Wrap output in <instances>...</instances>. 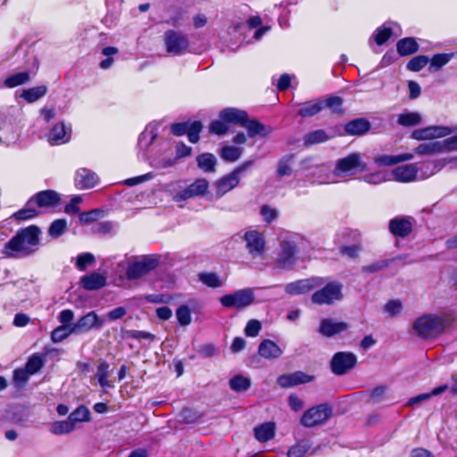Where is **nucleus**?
<instances>
[{
  "instance_id": "obj_43",
  "label": "nucleus",
  "mask_w": 457,
  "mask_h": 457,
  "mask_svg": "<svg viewBox=\"0 0 457 457\" xmlns=\"http://www.w3.org/2000/svg\"><path fill=\"white\" fill-rule=\"evenodd\" d=\"M68 418L76 428L78 423L89 421L91 419V413L87 407L81 405L73 411Z\"/></svg>"
},
{
  "instance_id": "obj_46",
  "label": "nucleus",
  "mask_w": 457,
  "mask_h": 457,
  "mask_svg": "<svg viewBox=\"0 0 457 457\" xmlns=\"http://www.w3.org/2000/svg\"><path fill=\"white\" fill-rule=\"evenodd\" d=\"M418 50L417 42L411 37L401 39L397 43V52L401 55H409Z\"/></svg>"
},
{
  "instance_id": "obj_42",
  "label": "nucleus",
  "mask_w": 457,
  "mask_h": 457,
  "mask_svg": "<svg viewBox=\"0 0 457 457\" xmlns=\"http://www.w3.org/2000/svg\"><path fill=\"white\" fill-rule=\"evenodd\" d=\"M30 79L29 73L27 71L18 72L8 76L4 81V86L8 88H13L18 86L24 85L29 82Z\"/></svg>"
},
{
  "instance_id": "obj_34",
  "label": "nucleus",
  "mask_w": 457,
  "mask_h": 457,
  "mask_svg": "<svg viewBox=\"0 0 457 457\" xmlns=\"http://www.w3.org/2000/svg\"><path fill=\"white\" fill-rule=\"evenodd\" d=\"M370 128V122L364 119H357L345 125V132L349 135L360 136L366 133Z\"/></svg>"
},
{
  "instance_id": "obj_63",
  "label": "nucleus",
  "mask_w": 457,
  "mask_h": 457,
  "mask_svg": "<svg viewBox=\"0 0 457 457\" xmlns=\"http://www.w3.org/2000/svg\"><path fill=\"white\" fill-rule=\"evenodd\" d=\"M202 129V124L199 121L189 123L187 135L191 143H196L199 140V133Z\"/></svg>"
},
{
  "instance_id": "obj_36",
  "label": "nucleus",
  "mask_w": 457,
  "mask_h": 457,
  "mask_svg": "<svg viewBox=\"0 0 457 457\" xmlns=\"http://www.w3.org/2000/svg\"><path fill=\"white\" fill-rule=\"evenodd\" d=\"M421 115L417 112H403L397 116V123L403 127H412L420 124Z\"/></svg>"
},
{
  "instance_id": "obj_57",
  "label": "nucleus",
  "mask_w": 457,
  "mask_h": 457,
  "mask_svg": "<svg viewBox=\"0 0 457 457\" xmlns=\"http://www.w3.org/2000/svg\"><path fill=\"white\" fill-rule=\"evenodd\" d=\"M321 103L324 104V108H329L333 112H337V113L342 112L343 101L338 96L328 97L325 100H321Z\"/></svg>"
},
{
  "instance_id": "obj_44",
  "label": "nucleus",
  "mask_w": 457,
  "mask_h": 457,
  "mask_svg": "<svg viewBox=\"0 0 457 457\" xmlns=\"http://www.w3.org/2000/svg\"><path fill=\"white\" fill-rule=\"evenodd\" d=\"M198 167L204 172H213L215 170L216 158L212 154H202L196 158Z\"/></svg>"
},
{
  "instance_id": "obj_33",
  "label": "nucleus",
  "mask_w": 457,
  "mask_h": 457,
  "mask_svg": "<svg viewBox=\"0 0 457 457\" xmlns=\"http://www.w3.org/2000/svg\"><path fill=\"white\" fill-rule=\"evenodd\" d=\"M308 176L312 177V183L328 184L332 182L330 180L329 169L325 164L317 165L313 167L308 173Z\"/></svg>"
},
{
  "instance_id": "obj_11",
  "label": "nucleus",
  "mask_w": 457,
  "mask_h": 457,
  "mask_svg": "<svg viewBox=\"0 0 457 457\" xmlns=\"http://www.w3.org/2000/svg\"><path fill=\"white\" fill-rule=\"evenodd\" d=\"M331 414L332 411L327 404H320L306 411L301 418V424L306 428L320 426L326 422Z\"/></svg>"
},
{
  "instance_id": "obj_16",
  "label": "nucleus",
  "mask_w": 457,
  "mask_h": 457,
  "mask_svg": "<svg viewBox=\"0 0 457 457\" xmlns=\"http://www.w3.org/2000/svg\"><path fill=\"white\" fill-rule=\"evenodd\" d=\"M209 188V182L205 179H197L185 189L173 195L175 202H182L190 198L204 196Z\"/></svg>"
},
{
  "instance_id": "obj_37",
  "label": "nucleus",
  "mask_w": 457,
  "mask_h": 457,
  "mask_svg": "<svg viewBox=\"0 0 457 457\" xmlns=\"http://www.w3.org/2000/svg\"><path fill=\"white\" fill-rule=\"evenodd\" d=\"M312 448V443L307 439L296 442L287 451V457H305Z\"/></svg>"
},
{
  "instance_id": "obj_21",
  "label": "nucleus",
  "mask_w": 457,
  "mask_h": 457,
  "mask_svg": "<svg viewBox=\"0 0 457 457\" xmlns=\"http://www.w3.org/2000/svg\"><path fill=\"white\" fill-rule=\"evenodd\" d=\"M240 178H237L232 172L221 177L214 183L215 196L220 198L238 186Z\"/></svg>"
},
{
  "instance_id": "obj_45",
  "label": "nucleus",
  "mask_w": 457,
  "mask_h": 457,
  "mask_svg": "<svg viewBox=\"0 0 457 457\" xmlns=\"http://www.w3.org/2000/svg\"><path fill=\"white\" fill-rule=\"evenodd\" d=\"M75 429L76 428H74L69 418H67L65 420L54 421V423H52L50 427V432L57 436L69 434Z\"/></svg>"
},
{
  "instance_id": "obj_15",
  "label": "nucleus",
  "mask_w": 457,
  "mask_h": 457,
  "mask_svg": "<svg viewBox=\"0 0 457 457\" xmlns=\"http://www.w3.org/2000/svg\"><path fill=\"white\" fill-rule=\"evenodd\" d=\"M324 278L313 277L296 280L285 286V291L291 295H303L314 290L323 285Z\"/></svg>"
},
{
  "instance_id": "obj_28",
  "label": "nucleus",
  "mask_w": 457,
  "mask_h": 457,
  "mask_svg": "<svg viewBox=\"0 0 457 457\" xmlns=\"http://www.w3.org/2000/svg\"><path fill=\"white\" fill-rule=\"evenodd\" d=\"M219 118L227 123H237L242 126L247 118V113L239 109L227 108L220 112Z\"/></svg>"
},
{
  "instance_id": "obj_7",
  "label": "nucleus",
  "mask_w": 457,
  "mask_h": 457,
  "mask_svg": "<svg viewBox=\"0 0 457 457\" xmlns=\"http://www.w3.org/2000/svg\"><path fill=\"white\" fill-rule=\"evenodd\" d=\"M254 301V289L251 287L233 291L220 298V303L223 307L237 310H244L252 305Z\"/></svg>"
},
{
  "instance_id": "obj_61",
  "label": "nucleus",
  "mask_w": 457,
  "mask_h": 457,
  "mask_svg": "<svg viewBox=\"0 0 457 457\" xmlns=\"http://www.w3.org/2000/svg\"><path fill=\"white\" fill-rule=\"evenodd\" d=\"M260 213L263 220L267 223L272 222L278 215V210L270 205L262 206Z\"/></svg>"
},
{
  "instance_id": "obj_13",
  "label": "nucleus",
  "mask_w": 457,
  "mask_h": 457,
  "mask_svg": "<svg viewBox=\"0 0 457 457\" xmlns=\"http://www.w3.org/2000/svg\"><path fill=\"white\" fill-rule=\"evenodd\" d=\"M453 129L446 126H428L415 129L411 132V137L419 141H433L451 135Z\"/></svg>"
},
{
  "instance_id": "obj_3",
  "label": "nucleus",
  "mask_w": 457,
  "mask_h": 457,
  "mask_svg": "<svg viewBox=\"0 0 457 457\" xmlns=\"http://www.w3.org/2000/svg\"><path fill=\"white\" fill-rule=\"evenodd\" d=\"M450 162H452V160L442 159L425 163L423 167L426 170H421L420 174H419L418 167L414 163L400 165L395 168L389 176H391L394 180L403 183L411 182L416 179H425L438 172ZM453 162L457 163V158L453 160Z\"/></svg>"
},
{
  "instance_id": "obj_32",
  "label": "nucleus",
  "mask_w": 457,
  "mask_h": 457,
  "mask_svg": "<svg viewBox=\"0 0 457 457\" xmlns=\"http://www.w3.org/2000/svg\"><path fill=\"white\" fill-rule=\"evenodd\" d=\"M254 436L259 442H267L275 436V424L265 422L254 428Z\"/></svg>"
},
{
  "instance_id": "obj_12",
  "label": "nucleus",
  "mask_w": 457,
  "mask_h": 457,
  "mask_svg": "<svg viewBox=\"0 0 457 457\" xmlns=\"http://www.w3.org/2000/svg\"><path fill=\"white\" fill-rule=\"evenodd\" d=\"M298 247L295 241L285 239L280 244V250L276 258L278 265L283 269H292L296 263Z\"/></svg>"
},
{
  "instance_id": "obj_62",
  "label": "nucleus",
  "mask_w": 457,
  "mask_h": 457,
  "mask_svg": "<svg viewBox=\"0 0 457 457\" xmlns=\"http://www.w3.org/2000/svg\"><path fill=\"white\" fill-rule=\"evenodd\" d=\"M363 179H364V181H366L369 184L378 185L384 181L390 180L391 178L389 175L386 174L385 172L379 171V172H375L372 174L366 175Z\"/></svg>"
},
{
  "instance_id": "obj_14",
  "label": "nucleus",
  "mask_w": 457,
  "mask_h": 457,
  "mask_svg": "<svg viewBox=\"0 0 457 457\" xmlns=\"http://www.w3.org/2000/svg\"><path fill=\"white\" fill-rule=\"evenodd\" d=\"M356 362L357 357L353 353L338 352L333 356L330 367L334 374L341 376L351 370Z\"/></svg>"
},
{
  "instance_id": "obj_40",
  "label": "nucleus",
  "mask_w": 457,
  "mask_h": 457,
  "mask_svg": "<svg viewBox=\"0 0 457 457\" xmlns=\"http://www.w3.org/2000/svg\"><path fill=\"white\" fill-rule=\"evenodd\" d=\"M109 377V364L102 361L98 363L96 373V378L97 379L99 385L104 387H112L113 385L108 380Z\"/></svg>"
},
{
  "instance_id": "obj_20",
  "label": "nucleus",
  "mask_w": 457,
  "mask_h": 457,
  "mask_svg": "<svg viewBox=\"0 0 457 457\" xmlns=\"http://www.w3.org/2000/svg\"><path fill=\"white\" fill-rule=\"evenodd\" d=\"M47 141L52 145L65 144L71 139V129L67 128L64 123H56L46 135Z\"/></svg>"
},
{
  "instance_id": "obj_53",
  "label": "nucleus",
  "mask_w": 457,
  "mask_h": 457,
  "mask_svg": "<svg viewBox=\"0 0 457 457\" xmlns=\"http://www.w3.org/2000/svg\"><path fill=\"white\" fill-rule=\"evenodd\" d=\"M250 385V379L241 375L235 376L229 380L230 387L237 392L247 390Z\"/></svg>"
},
{
  "instance_id": "obj_27",
  "label": "nucleus",
  "mask_w": 457,
  "mask_h": 457,
  "mask_svg": "<svg viewBox=\"0 0 457 457\" xmlns=\"http://www.w3.org/2000/svg\"><path fill=\"white\" fill-rule=\"evenodd\" d=\"M414 157L413 154L405 153L401 154L390 155V154H381L375 157V162L379 166H392L396 163L411 161Z\"/></svg>"
},
{
  "instance_id": "obj_5",
  "label": "nucleus",
  "mask_w": 457,
  "mask_h": 457,
  "mask_svg": "<svg viewBox=\"0 0 457 457\" xmlns=\"http://www.w3.org/2000/svg\"><path fill=\"white\" fill-rule=\"evenodd\" d=\"M343 285L337 281L326 282L314 289L312 295V303L317 305H333L343 299Z\"/></svg>"
},
{
  "instance_id": "obj_47",
  "label": "nucleus",
  "mask_w": 457,
  "mask_h": 457,
  "mask_svg": "<svg viewBox=\"0 0 457 457\" xmlns=\"http://www.w3.org/2000/svg\"><path fill=\"white\" fill-rule=\"evenodd\" d=\"M46 87L38 86L24 90L21 94V97H23L28 103H33L43 97L46 94Z\"/></svg>"
},
{
  "instance_id": "obj_9",
  "label": "nucleus",
  "mask_w": 457,
  "mask_h": 457,
  "mask_svg": "<svg viewBox=\"0 0 457 457\" xmlns=\"http://www.w3.org/2000/svg\"><path fill=\"white\" fill-rule=\"evenodd\" d=\"M457 150V135L443 141H429L419 145L414 153L419 155H433L446 151Z\"/></svg>"
},
{
  "instance_id": "obj_25",
  "label": "nucleus",
  "mask_w": 457,
  "mask_h": 457,
  "mask_svg": "<svg viewBox=\"0 0 457 457\" xmlns=\"http://www.w3.org/2000/svg\"><path fill=\"white\" fill-rule=\"evenodd\" d=\"M158 130L159 124L157 122H151L145 127L138 137L140 150L145 151L154 142L158 136Z\"/></svg>"
},
{
  "instance_id": "obj_60",
  "label": "nucleus",
  "mask_w": 457,
  "mask_h": 457,
  "mask_svg": "<svg viewBox=\"0 0 457 457\" xmlns=\"http://www.w3.org/2000/svg\"><path fill=\"white\" fill-rule=\"evenodd\" d=\"M95 256L90 253H81L77 257L76 266L79 270H85L86 268L94 263Z\"/></svg>"
},
{
  "instance_id": "obj_49",
  "label": "nucleus",
  "mask_w": 457,
  "mask_h": 457,
  "mask_svg": "<svg viewBox=\"0 0 457 457\" xmlns=\"http://www.w3.org/2000/svg\"><path fill=\"white\" fill-rule=\"evenodd\" d=\"M329 138L328 134L323 129H318L312 132L306 134L303 137L304 144L314 145L319 143H323Z\"/></svg>"
},
{
  "instance_id": "obj_1",
  "label": "nucleus",
  "mask_w": 457,
  "mask_h": 457,
  "mask_svg": "<svg viewBox=\"0 0 457 457\" xmlns=\"http://www.w3.org/2000/svg\"><path fill=\"white\" fill-rule=\"evenodd\" d=\"M40 229L29 226L20 229L17 234L0 249V259L16 256H28L35 253L39 246Z\"/></svg>"
},
{
  "instance_id": "obj_26",
  "label": "nucleus",
  "mask_w": 457,
  "mask_h": 457,
  "mask_svg": "<svg viewBox=\"0 0 457 457\" xmlns=\"http://www.w3.org/2000/svg\"><path fill=\"white\" fill-rule=\"evenodd\" d=\"M242 126L246 129L247 134L250 137H254L256 136L265 137L272 132V129L270 127H266L255 120H249L247 118L245 119V121L243 122Z\"/></svg>"
},
{
  "instance_id": "obj_51",
  "label": "nucleus",
  "mask_w": 457,
  "mask_h": 457,
  "mask_svg": "<svg viewBox=\"0 0 457 457\" xmlns=\"http://www.w3.org/2000/svg\"><path fill=\"white\" fill-rule=\"evenodd\" d=\"M453 56V54H438L434 55L430 61L429 70L431 71H438L444 65L447 64Z\"/></svg>"
},
{
  "instance_id": "obj_2",
  "label": "nucleus",
  "mask_w": 457,
  "mask_h": 457,
  "mask_svg": "<svg viewBox=\"0 0 457 457\" xmlns=\"http://www.w3.org/2000/svg\"><path fill=\"white\" fill-rule=\"evenodd\" d=\"M457 323L456 315L452 312H445L440 315L428 314L418 318L413 323L414 331L421 337H436Z\"/></svg>"
},
{
  "instance_id": "obj_8",
  "label": "nucleus",
  "mask_w": 457,
  "mask_h": 457,
  "mask_svg": "<svg viewBox=\"0 0 457 457\" xmlns=\"http://www.w3.org/2000/svg\"><path fill=\"white\" fill-rule=\"evenodd\" d=\"M159 264V259L153 255L133 257L128 264L126 275L129 279H137L147 275Z\"/></svg>"
},
{
  "instance_id": "obj_6",
  "label": "nucleus",
  "mask_w": 457,
  "mask_h": 457,
  "mask_svg": "<svg viewBox=\"0 0 457 457\" xmlns=\"http://www.w3.org/2000/svg\"><path fill=\"white\" fill-rule=\"evenodd\" d=\"M367 165L360 153H352L337 161L333 176L346 178L365 171Z\"/></svg>"
},
{
  "instance_id": "obj_59",
  "label": "nucleus",
  "mask_w": 457,
  "mask_h": 457,
  "mask_svg": "<svg viewBox=\"0 0 457 457\" xmlns=\"http://www.w3.org/2000/svg\"><path fill=\"white\" fill-rule=\"evenodd\" d=\"M428 62V58L424 55L413 57L407 64V68L412 71H419Z\"/></svg>"
},
{
  "instance_id": "obj_50",
  "label": "nucleus",
  "mask_w": 457,
  "mask_h": 457,
  "mask_svg": "<svg viewBox=\"0 0 457 457\" xmlns=\"http://www.w3.org/2000/svg\"><path fill=\"white\" fill-rule=\"evenodd\" d=\"M241 155L242 149L232 145L224 146L220 151L221 158L227 162H236Z\"/></svg>"
},
{
  "instance_id": "obj_64",
  "label": "nucleus",
  "mask_w": 457,
  "mask_h": 457,
  "mask_svg": "<svg viewBox=\"0 0 457 457\" xmlns=\"http://www.w3.org/2000/svg\"><path fill=\"white\" fill-rule=\"evenodd\" d=\"M228 126L226 121L222 120H213L210 124V131L216 135H224L228 132Z\"/></svg>"
},
{
  "instance_id": "obj_41",
  "label": "nucleus",
  "mask_w": 457,
  "mask_h": 457,
  "mask_svg": "<svg viewBox=\"0 0 457 457\" xmlns=\"http://www.w3.org/2000/svg\"><path fill=\"white\" fill-rule=\"evenodd\" d=\"M199 280L212 288H218L224 285V280L215 272H202L198 275Z\"/></svg>"
},
{
  "instance_id": "obj_4",
  "label": "nucleus",
  "mask_w": 457,
  "mask_h": 457,
  "mask_svg": "<svg viewBox=\"0 0 457 457\" xmlns=\"http://www.w3.org/2000/svg\"><path fill=\"white\" fill-rule=\"evenodd\" d=\"M59 195L55 191H41L31 197L28 201L25 208L17 212L14 216L17 220H29L34 218L39 213L36 207H54L59 203Z\"/></svg>"
},
{
  "instance_id": "obj_30",
  "label": "nucleus",
  "mask_w": 457,
  "mask_h": 457,
  "mask_svg": "<svg viewBox=\"0 0 457 457\" xmlns=\"http://www.w3.org/2000/svg\"><path fill=\"white\" fill-rule=\"evenodd\" d=\"M80 283L87 290H96L102 288L106 284V278L97 272L81 278Z\"/></svg>"
},
{
  "instance_id": "obj_48",
  "label": "nucleus",
  "mask_w": 457,
  "mask_h": 457,
  "mask_svg": "<svg viewBox=\"0 0 457 457\" xmlns=\"http://www.w3.org/2000/svg\"><path fill=\"white\" fill-rule=\"evenodd\" d=\"M76 334V331H73L72 326H59L55 329L53 330L51 335V339L54 343H60L67 338L70 335Z\"/></svg>"
},
{
  "instance_id": "obj_18",
  "label": "nucleus",
  "mask_w": 457,
  "mask_h": 457,
  "mask_svg": "<svg viewBox=\"0 0 457 457\" xmlns=\"http://www.w3.org/2000/svg\"><path fill=\"white\" fill-rule=\"evenodd\" d=\"M105 320L100 318L96 312H89L73 323V331H76V335H79L95 328H101Z\"/></svg>"
},
{
  "instance_id": "obj_54",
  "label": "nucleus",
  "mask_w": 457,
  "mask_h": 457,
  "mask_svg": "<svg viewBox=\"0 0 457 457\" xmlns=\"http://www.w3.org/2000/svg\"><path fill=\"white\" fill-rule=\"evenodd\" d=\"M103 215V211L100 209H94L89 212H85L79 215V223L81 225L90 224L99 220Z\"/></svg>"
},
{
  "instance_id": "obj_31",
  "label": "nucleus",
  "mask_w": 457,
  "mask_h": 457,
  "mask_svg": "<svg viewBox=\"0 0 457 457\" xmlns=\"http://www.w3.org/2000/svg\"><path fill=\"white\" fill-rule=\"evenodd\" d=\"M389 228L392 234L396 237H405L411 230V222L405 218L393 219L389 223Z\"/></svg>"
},
{
  "instance_id": "obj_17",
  "label": "nucleus",
  "mask_w": 457,
  "mask_h": 457,
  "mask_svg": "<svg viewBox=\"0 0 457 457\" xmlns=\"http://www.w3.org/2000/svg\"><path fill=\"white\" fill-rule=\"evenodd\" d=\"M244 239L246 249L252 258L262 257L265 251V240L262 233L256 230H249L245 233Z\"/></svg>"
},
{
  "instance_id": "obj_39",
  "label": "nucleus",
  "mask_w": 457,
  "mask_h": 457,
  "mask_svg": "<svg viewBox=\"0 0 457 457\" xmlns=\"http://www.w3.org/2000/svg\"><path fill=\"white\" fill-rule=\"evenodd\" d=\"M323 109L324 104L321 103V100L307 102L302 104L301 108L298 110V115L302 117H312Z\"/></svg>"
},
{
  "instance_id": "obj_23",
  "label": "nucleus",
  "mask_w": 457,
  "mask_h": 457,
  "mask_svg": "<svg viewBox=\"0 0 457 457\" xmlns=\"http://www.w3.org/2000/svg\"><path fill=\"white\" fill-rule=\"evenodd\" d=\"M348 328V325L343 321H337L332 319H323L320 325V333L324 337H330Z\"/></svg>"
},
{
  "instance_id": "obj_29",
  "label": "nucleus",
  "mask_w": 457,
  "mask_h": 457,
  "mask_svg": "<svg viewBox=\"0 0 457 457\" xmlns=\"http://www.w3.org/2000/svg\"><path fill=\"white\" fill-rule=\"evenodd\" d=\"M258 353L265 359H277L281 356L283 352L276 343L266 339L260 344Z\"/></svg>"
},
{
  "instance_id": "obj_58",
  "label": "nucleus",
  "mask_w": 457,
  "mask_h": 457,
  "mask_svg": "<svg viewBox=\"0 0 457 457\" xmlns=\"http://www.w3.org/2000/svg\"><path fill=\"white\" fill-rule=\"evenodd\" d=\"M384 310L391 317L398 316L403 311V304L399 300H390L385 304Z\"/></svg>"
},
{
  "instance_id": "obj_10",
  "label": "nucleus",
  "mask_w": 457,
  "mask_h": 457,
  "mask_svg": "<svg viewBox=\"0 0 457 457\" xmlns=\"http://www.w3.org/2000/svg\"><path fill=\"white\" fill-rule=\"evenodd\" d=\"M163 37L166 52L171 55H181L189 46L187 37L180 32L168 30Z\"/></svg>"
},
{
  "instance_id": "obj_24",
  "label": "nucleus",
  "mask_w": 457,
  "mask_h": 457,
  "mask_svg": "<svg viewBox=\"0 0 457 457\" xmlns=\"http://www.w3.org/2000/svg\"><path fill=\"white\" fill-rule=\"evenodd\" d=\"M399 28L392 22H386L378 27L373 33V38L377 45L381 46L392 36H397Z\"/></svg>"
},
{
  "instance_id": "obj_56",
  "label": "nucleus",
  "mask_w": 457,
  "mask_h": 457,
  "mask_svg": "<svg viewBox=\"0 0 457 457\" xmlns=\"http://www.w3.org/2000/svg\"><path fill=\"white\" fill-rule=\"evenodd\" d=\"M67 228V222L63 219L54 220L49 227L48 233L53 237H59Z\"/></svg>"
},
{
  "instance_id": "obj_52",
  "label": "nucleus",
  "mask_w": 457,
  "mask_h": 457,
  "mask_svg": "<svg viewBox=\"0 0 457 457\" xmlns=\"http://www.w3.org/2000/svg\"><path fill=\"white\" fill-rule=\"evenodd\" d=\"M176 318L180 326H188L192 321V316L189 307L186 304L180 305L176 310Z\"/></svg>"
},
{
  "instance_id": "obj_38",
  "label": "nucleus",
  "mask_w": 457,
  "mask_h": 457,
  "mask_svg": "<svg viewBox=\"0 0 457 457\" xmlns=\"http://www.w3.org/2000/svg\"><path fill=\"white\" fill-rule=\"evenodd\" d=\"M447 389H448V385H446V384L439 386L437 387H435L429 393L421 394L420 395H417L415 397H412V398L409 399V401L407 402L406 405L407 406H415V405L419 404L421 402H424V401H427V400L430 399L432 396H436V395H439L443 394Z\"/></svg>"
},
{
  "instance_id": "obj_55",
  "label": "nucleus",
  "mask_w": 457,
  "mask_h": 457,
  "mask_svg": "<svg viewBox=\"0 0 457 457\" xmlns=\"http://www.w3.org/2000/svg\"><path fill=\"white\" fill-rule=\"evenodd\" d=\"M44 365V361L41 355L33 354L26 363V370L30 375L37 373Z\"/></svg>"
},
{
  "instance_id": "obj_35",
  "label": "nucleus",
  "mask_w": 457,
  "mask_h": 457,
  "mask_svg": "<svg viewBox=\"0 0 457 457\" xmlns=\"http://www.w3.org/2000/svg\"><path fill=\"white\" fill-rule=\"evenodd\" d=\"M177 157L172 154L162 155L161 154H155L149 160L151 166L155 169L162 170L173 167L177 162Z\"/></svg>"
},
{
  "instance_id": "obj_22",
  "label": "nucleus",
  "mask_w": 457,
  "mask_h": 457,
  "mask_svg": "<svg viewBox=\"0 0 457 457\" xmlns=\"http://www.w3.org/2000/svg\"><path fill=\"white\" fill-rule=\"evenodd\" d=\"M313 377L303 371H295L290 374L281 375L278 378V384L281 387H292L300 384L311 382Z\"/></svg>"
},
{
  "instance_id": "obj_19",
  "label": "nucleus",
  "mask_w": 457,
  "mask_h": 457,
  "mask_svg": "<svg viewBox=\"0 0 457 457\" xmlns=\"http://www.w3.org/2000/svg\"><path fill=\"white\" fill-rule=\"evenodd\" d=\"M99 179L97 175L86 168L79 169L75 173L74 182L77 188L84 190L94 187L97 185Z\"/></svg>"
}]
</instances>
